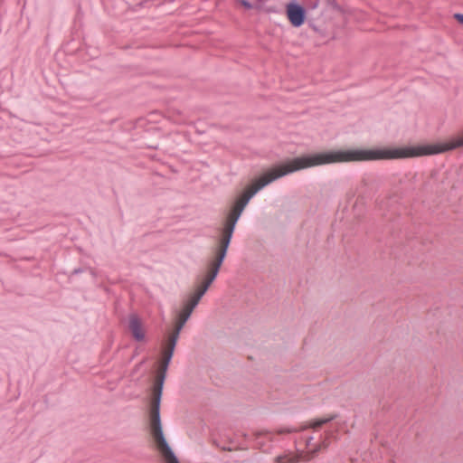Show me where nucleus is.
<instances>
[{"label":"nucleus","mask_w":463,"mask_h":463,"mask_svg":"<svg viewBox=\"0 0 463 463\" xmlns=\"http://www.w3.org/2000/svg\"><path fill=\"white\" fill-rule=\"evenodd\" d=\"M196 307H197V304L194 303L190 299H187V300L184 301L183 309H182V311L178 315V318H177V322H176V325L175 326V329H176L178 331H182V329L184 328V325L186 324V322L190 318L194 309Z\"/></svg>","instance_id":"nucleus-8"},{"label":"nucleus","mask_w":463,"mask_h":463,"mask_svg":"<svg viewBox=\"0 0 463 463\" xmlns=\"http://www.w3.org/2000/svg\"><path fill=\"white\" fill-rule=\"evenodd\" d=\"M337 418H338V414L337 413H333V414H330L328 417H326V418L315 419L314 420H312L310 422L309 426H310V428H312L314 430H318L323 425H325V424H326L328 422H331V421L335 420Z\"/></svg>","instance_id":"nucleus-10"},{"label":"nucleus","mask_w":463,"mask_h":463,"mask_svg":"<svg viewBox=\"0 0 463 463\" xmlns=\"http://www.w3.org/2000/svg\"><path fill=\"white\" fill-rule=\"evenodd\" d=\"M454 19L461 25H463V14L456 13L453 14Z\"/></svg>","instance_id":"nucleus-20"},{"label":"nucleus","mask_w":463,"mask_h":463,"mask_svg":"<svg viewBox=\"0 0 463 463\" xmlns=\"http://www.w3.org/2000/svg\"><path fill=\"white\" fill-rule=\"evenodd\" d=\"M459 147H463V137H460L444 142L409 146V148L413 150L414 157L439 155Z\"/></svg>","instance_id":"nucleus-6"},{"label":"nucleus","mask_w":463,"mask_h":463,"mask_svg":"<svg viewBox=\"0 0 463 463\" xmlns=\"http://www.w3.org/2000/svg\"><path fill=\"white\" fill-rule=\"evenodd\" d=\"M235 2L240 4L245 10H251V9L256 10V3L251 4L248 0H235Z\"/></svg>","instance_id":"nucleus-15"},{"label":"nucleus","mask_w":463,"mask_h":463,"mask_svg":"<svg viewBox=\"0 0 463 463\" xmlns=\"http://www.w3.org/2000/svg\"><path fill=\"white\" fill-rule=\"evenodd\" d=\"M285 15L289 24L294 28L301 27L305 23L320 36L326 35L324 12L318 14L308 13V9L297 0H290L285 5Z\"/></svg>","instance_id":"nucleus-2"},{"label":"nucleus","mask_w":463,"mask_h":463,"mask_svg":"<svg viewBox=\"0 0 463 463\" xmlns=\"http://www.w3.org/2000/svg\"><path fill=\"white\" fill-rule=\"evenodd\" d=\"M412 151L409 146L328 150L280 161L255 179L235 200L225 218L221 235L232 241L236 224L250 199L262 188L281 177L303 169L334 163L413 158L415 154Z\"/></svg>","instance_id":"nucleus-1"},{"label":"nucleus","mask_w":463,"mask_h":463,"mask_svg":"<svg viewBox=\"0 0 463 463\" xmlns=\"http://www.w3.org/2000/svg\"><path fill=\"white\" fill-rule=\"evenodd\" d=\"M328 5H331L333 8L339 10L340 6L337 4L336 0H324Z\"/></svg>","instance_id":"nucleus-19"},{"label":"nucleus","mask_w":463,"mask_h":463,"mask_svg":"<svg viewBox=\"0 0 463 463\" xmlns=\"http://www.w3.org/2000/svg\"><path fill=\"white\" fill-rule=\"evenodd\" d=\"M231 240L221 235L217 240V246L213 249L214 250V258L211 260L208 263V273L201 285L196 288V290L190 295L189 298L195 304H199L202 298L209 289L212 283L217 278L221 267L227 256V252L231 244Z\"/></svg>","instance_id":"nucleus-4"},{"label":"nucleus","mask_w":463,"mask_h":463,"mask_svg":"<svg viewBox=\"0 0 463 463\" xmlns=\"http://www.w3.org/2000/svg\"><path fill=\"white\" fill-rule=\"evenodd\" d=\"M322 0H302V5L308 9V13L318 14L316 12Z\"/></svg>","instance_id":"nucleus-12"},{"label":"nucleus","mask_w":463,"mask_h":463,"mask_svg":"<svg viewBox=\"0 0 463 463\" xmlns=\"http://www.w3.org/2000/svg\"><path fill=\"white\" fill-rule=\"evenodd\" d=\"M223 450H231V449L222 448Z\"/></svg>","instance_id":"nucleus-24"},{"label":"nucleus","mask_w":463,"mask_h":463,"mask_svg":"<svg viewBox=\"0 0 463 463\" xmlns=\"http://www.w3.org/2000/svg\"><path fill=\"white\" fill-rule=\"evenodd\" d=\"M146 362V358H144L139 364L136 365V370H137L141 365H143Z\"/></svg>","instance_id":"nucleus-21"},{"label":"nucleus","mask_w":463,"mask_h":463,"mask_svg":"<svg viewBox=\"0 0 463 463\" xmlns=\"http://www.w3.org/2000/svg\"><path fill=\"white\" fill-rule=\"evenodd\" d=\"M276 463H296V459L288 458L287 455H279L275 458Z\"/></svg>","instance_id":"nucleus-16"},{"label":"nucleus","mask_w":463,"mask_h":463,"mask_svg":"<svg viewBox=\"0 0 463 463\" xmlns=\"http://www.w3.org/2000/svg\"><path fill=\"white\" fill-rule=\"evenodd\" d=\"M148 148H151V149H158V146H157V145H156V146H154V145H150V146H148Z\"/></svg>","instance_id":"nucleus-22"},{"label":"nucleus","mask_w":463,"mask_h":463,"mask_svg":"<svg viewBox=\"0 0 463 463\" xmlns=\"http://www.w3.org/2000/svg\"><path fill=\"white\" fill-rule=\"evenodd\" d=\"M167 374L158 373L152 386V397L150 402L161 403L163 390Z\"/></svg>","instance_id":"nucleus-9"},{"label":"nucleus","mask_w":463,"mask_h":463,"mask_svg":"<svg viewBox=\"0 0 463 463\" xmlns=\"http://www.w3.org/2000/svg\"><path fill=\"white\" fill-rule=\"evenodd\" d=\"M86 271H89L91 274L92 277L96 276L95 271L91 268H90V267L74 269L71 271V275L73 276V275H77V274L83 273V272H86Z\"/></svg>","instance_id":"nucleus-14"},{"label":"nucleus","mask_w":463,"mask_h":463,"mask_svg":"<svg viewBox=\"0 0 463 463\" xmlns=\"http://www.w3.org/2000/svg\"><path fill=\"white\" fill-rule=\"evenodd\" d=\"M311 439H313V437H310V438L307 439V445H309V444H310Z\"/></svg>","instance_id":"nucleus-23"},{"label":"nucleus","mask_w":463,"mask_h":463,"mask_svg":"<svg viewBox=\"0 0 463 463\" xmlns=\"http://www.w3.org/2000/svg\"><path fill=\"white\" fill-rule=\"evenodd\" d=\"M180 332L181 331L174 329L173 333L171 334V335L169 337L165 353L172 354L174 355L175 349L176 347V345H177V342H178V339L180 336Z\"/></svg>","instance_id":"nucleus-11"},{"label":"nucleus","mask_w":463,"mask_h":463,"mask_svg":"<svg viewBox=\"0 0 463 463\" xmlns=\"http://www.w3.org/2000/svg\"><path fill=\"white\" fill-rule=\"evenodd\" d=\"M173 356L174 355L172 354H167L165 352L159 373H164L165 374H167V371H168V368L171 364Z\"/></svg>","instance_id":"nucleus-13"},{"label":"nucleus","mask_w":463,"mask_h":463,"mask_svg":"<svg viewBox=\"0 0 463 463\" xmlns=\"http://www.w3.org/2000/svg\"><path fill=\"white\" fill-rule=\"evenodd\" d=\"M231 240L221 235L217 240V246L213 249L214 250V258L211 260L208 263V273L201 285L196 288V290L190 295L189 298L195 304H199L202 298L209 289L212 283L217 278L221 267L227 256V252L231 244Z\"/></svg>","instance_id":"nucleus-3"},{"label":"nucleus","mask_w":463,"mask_h":463,"mask_svg":"<svg viewBox=\"0 0 463 463\" xmlns=\"http://www.w3.org/2000/svg\"><path fill=\"white\" fill-rule=\"evenodd\" d=\"M328 445H329V440H328V439H325L321 442V444H320V445H319V446L315 449V451H314V452H315V453H317V452H318L322 448H323V449H326V448H327V447H328Z\"/></svg>","instance_id":"nucleus-18"},{"label":"nucleus","mask_w":463,"mask_h":463,"mask_svg":"<svg viewBox=\"0 0 463 463\" xmlns=\"http://www.w3.org/2000/svg\"><path fill=\"white\" fill-rule=\"evenodd\" d=\"M297 431V429L295 428H288V427H284V428H280L277 430V433L278 434H289V433H293V432H296Z\"/></svg>","instance_id":"nucleus-17"},{"label":"nucleus","mask_w":463,"mask_h":463,"mask_svg":"<svg viewBox=\"0 0 463 463\" xmlns=\"http://www.w3.org/2000/svg\"><path fill=\"white\" fill-rule=\"evenodd\" d=\"M160 408L161 403L150 402L149 425L151 433L157 442L160 450L162 451L165 463H180L178 458L175 456L164 435L160 416Z\"/></svg>","instance_id":"nucleus-5"},{"label":"nucleus","mask_w":463,"mask_h":463,"mask_svg":"<svg viewBox=\"0 0 463 463\" xmlns=\"http://www.w3.org/2000/svg\"><path fill=\"white\" fill-rule=\"evenodd\" d=\"M128 330L135 341L143 342L145 340L146 332L143 326V322L136 313H131L128 316Z\"/></svg>","instance_id":"nucleus-7"}]
</instances>
